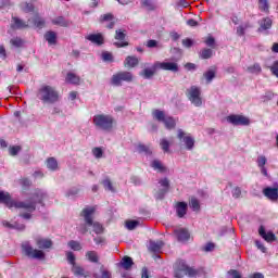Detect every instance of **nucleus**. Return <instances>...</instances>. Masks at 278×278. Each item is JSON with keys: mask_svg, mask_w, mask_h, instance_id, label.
Returning a JSON list of instances; mask_svg holds the SVG:
<instances>
[{"mask_svg": "<svg viewBox=\"0 0 278 278\" xmlns=\"http://www.w3.org/2000/svg\"><path fill=\"white\" fill-rule=\"evenodd\" d=\"M35 243L38 249H34V247H31V244H29L27 241L22 243V251L24 255L30 260H39L41 262L47 260V254L45 251L53 249V240L49 238L37 237L35 239Z\"/></svg>", "mask_w": 278, "mask_h": 278, "instance_id": "1", "label": "nucleus"}, {"mask_svg": "<svg viewBox=\"0 0 278 278\" xmlns=\"http://www.w3.org/2000/svg\"><path fill=\"white\" fill-rule=\"evenodd\" d=\"M0 203H3L9 210L15 207V210H25L26 213H21V218L29 220L33 212H36V202L25 203L23 201L12 200V195L9 192L0 191Z\"/></svg>", "mask_w": 278, "mask_h": 278, "instance_id": "2", "label": "nucleus"}, {"mask_svg": "<svg viewBox=\"0 0 278 278\" xmlns=\"http://www.w3.org/2000/svg\"><path fill=\"white\" fill-rule=\"evenodd\" d=\"M97 212L94 206H87L80 212V216L84 218L85 224L78 226L79 233H88V227H92L97 235H101L104 231L103 225L92 219V214Z\"/></svg>", "mask_w": 278, "mask_h": 278, "instance_id": "3", "label": "nucleus"}, {"mask_svg": "<svg viewBox=\"0 0 278 278\" xmlns=\"http://www.w3.org/2000/svg\"><path fill=\"white\" fill-rule=\"evenodd\" d=\"M37 98L42 103H58L60 101V91L51 85H41L37 90Z\"/></svg>", "mask_w": 278, "mask_h": 278, "instance_id": "4", "label": "nucleus"}, {"mask_svg": "<svg viewBox=\"0 0 278 278\" xmlns=\"http://www.w3.org/2000/svg\"><path fill=\"white\" fill-rule=\"evenodd\" d=\"M92 123L97 129L102 131H112L116 127V119L110 114H96Z\"/></svg>", "mask_w": 278, "mask_h": 278, "instance_id": "5", "label": "nucleus"}, {"mask_svg": "<svg viewBox=\"0 0 278 278\" xmlns=\"http://www.w3.org/2000/svg\"><path fill=\"white\" fill-rule=\"evenodd\" d=\"M153 118L157 121L159 123H164L166 129H175L177 127V122L173 116H166V113L164 111L154 110L152 112Z\"/></svg>", "mask_w": 278, "mask_h": 278, "instance_id": "6", "label": "nucleus"}, {"mask_svg": "<svg viewBox=\"0 0 278 278\" xmlns=\"http://www.w3.org/2000/svg\"><path fill=\"white\" fill-rule=\"evenodd\" d=\"M186 97L195 108H201L203 105V98H201V88L197 86H191L186 91Z\"/></svg>", "mask_w": 278, "mask_h": 278, "instance_id": "7", "label": "nucleus"}, {"mask_svg": "<svg viewBox=\"0 0 278 278\" xmlns=\"http://www.w3.org/2000/svg\"><path fill=\"white\" fill-rule=\"evenodd\" d=\"M123 81H126V84H131V81H134V74L127 71H119L111 78L112 86H123Z\"/></svg>", "mask_w": 278, "mask_h": 278, "instance_id": "8", "label": "nucleus"}, {"mask_svg": "<svg viewBox=\"0 0 278 278\" xmlns=\"http://www.w3.org/2000/svg\"><path fill=\"white\" fill-rule=\"evenodd\" d=\"M227 121L230 123V125H235L236 127L240 125L243 127H248V125H251V119H249V117L244 115L232 114L227 116Z\"/></svg>", "mask_w": 278, "mask_h": 278, "instance_id": "9", "label": "nucleus"}, {"mask_svg": "<svg viewBox=\"0 0 278 278\" xmlns=\"http://www.w3.org/2000/svg\"><path fill=\"white\" fill-rule=\"evenodd\" d=\"M177 138L180 142H184L187 151H192V149H194V139L192 136L187 135L182 129H178Z\"/></svg>", "mask_w": 278, "mask_h": 278, "instance_id": "10", "label": "nucleus"}, {"mask_svg": "<svg viewBox=\"0 0 278 278\" xmlns=\"http://www.w3.org/2000/svg\"><path fill=\"white\" fill-rule=\"evenodd\" d=\"M125 38H127V31L125 29H117L115 31V40L118 41L114 42V45L117 49L129 47V42L126 41Z\"/></svg>", "mask_w": 278, "mask_h": 278, "instance_id": "11", "label": "nucleus"}, {"mask_svg": "<svg viewBox=\"0 0 278 278\" xmlns=\"http://www.w3.org/2000/svg\"><path fill=\"white\" fill-rule=\"evenodd\" d=\"M155 68L161 71H170L172 73H179V65L175 62H155Z\"/></svg>", "mask_w": 278, "mask_h": 278, "instance_id": "12", "label": "nucleus"}, {"mask_svg": "<svg viewBox=\"0 0 278 278\" xmlns=\"http://www.w3.org/2000/svg\"><path fill=\"white\" fill-rule=\"evenodd\" d=\"M174 236L178 242H188L190 240V231L187 228L174 229Z\"/></svg>", "mask_w": 278, "mask_h": 278, "instance_id": "13", "label": "nucleus"}, {"mask_svg": "<svg viewBox=\"0 0 278 278\" xmlns=\"http://www.w3.org/2000/svg\"><path fill=\"white\" fill-rule=\"evenodd\" d=\"M271 28H273V18L267 16L258 21V28H257L258 34L268 31V29H271Z\"/></svg>", "mask_w": 278, "mask_h": 278, "instance_id": "14", "label": "nucleus"}, {"mask_svg": "<svg viewBox=\"0 0 278 278\" xmlns=\"http://www.w3.org/2000/svg\"><path fill=\"white\" fill-rule=\"evenodd\" d=\"M34 199H29L27 202L25 203H35V205L37 203H39L40 205H42V202L45 201V199H47V193H45L42 190L40 189H36L33 193Z\"/></svg>", "mask_w": 278, "mask_h": 278, "instance_id": "15", "label": "nucleus"}, {"mask_svg": "<svg viewBox=\"0 0 278 278\" xmlns=\"http://www.w3.org/2000/svg\"><path fill=\"white\" fill-rule=\"evenodd\" d=\"M163 248H164V241L162 240L149 241L148 250L150 251V253H162Z\"/></svg>", "mask_w": 278, "mask_h": 278, "instance_id": "16", "label": "nucleus"}, {"mask_svg": "<svg viewBox=\"0 0 278 278\" xmlns=\"http://www.w3.org/2000/svg\"><path fill=\"white\" fill-rule=\"evenodd\" d=\"M134 258H131V256H124L118 263V268L129 271L134 268Z\"/></svg>", "mask_w": 278, "mask_h": 278, "instance_id": "17", "label": "nucleus"}, {"mask_svg": "<svg viewBox=\"0 0 278 278\" xmlns=\"http://www.w3.org/2000/svg\"><path fill=\"white\" fill-rule=\"evenodd\" d=\"M138 64H140V60L137 56L128 55L124 61V68H128V71H131V68H136Z\"/></svg>", "mask_w": 278, "mask_h": 278, "instance_id": "18", "label": "nucleus"}, {"mask_svg": "<svg viewBox=\"0 0 278 278\" xmlns=\"http://www.w3.org/2000/svg\"><path fill=\"white\" fill-rule=\"evenodd\" d=\"M100 23H109L106 25L108 29H114V25H116V22H114V14L112 13H105L100 16Z\"/></svg>", "mask_w": 278, "mask_h": 278, "instance_id": "19", "label": "nucleus"}, {"mask_svg": "<svg viewBox=\"0 0 278 278\" xmlns=\"http://www.w3.org/2000/svg\"><path fill=\"white\" fill-rule=\"evenodd\" d=\"M186 275V262L180 261L176 263L174 277L182 278Z\"/></svg>", "mask_w": 278, "mask_h": 278, "instance_id": "20", "label": "nucleus"}, {"mask_svg": "<svg viewBox=\"0 0 278 278\" xmlns=\"http://www.w3.org/2000/svg\"><path fill=\"white\" fill-rule=\"evenodd\" d=\"M264 197L268 199L269 201H278V192L277 189L267 187L263 190Z\"/></svg>", "mask_w": 278, "mask_h": 278, "instance_id": "21", "label": "nucleus"}, {"mask_svg": "<svg viewBox=\"0 0 278 278\" xmlns=\"http://www.w3.org/2000/svg\"><path fill=\"white\" fill-rule=\"evenodd\" d=\"M27 27H29V24L23 22V20L16 16L12 17L11 29H27Z\"/></svg>", "mask_w": 278, "mask_h": 278, "instance_id": "22", "label": "nucleus"}, {"mask_svg": "<svg viewBox=\"0 0 278 278\" xmlns=\"http://www.w3.org/2000/svg\"><path fill=\"white\" fill-rule=\"evenodd\" d=\"M176 214H177L178 218H184V216H186V214H188V203L177 202Z\"/></svg>", "mask_w": 278, "mask_h": 278, "instance_id": "23", "label": "nucleus"}, {"mask_svg": "<svg viewBox=\"0 0 278 278\" xmlns=\"http://www.w3.org/2000/svg\"><path fill=\"white\" fill-rule=\"evenodd\" d=\"M260 236L264 238L266 242H275L277 240V237L273 232H266V229H264V226H261L258 229Z\"/></svg>", "mask_w": 278, "mask_h": 278, "instance_id": "24", "label": "nucleus"}, {"mask_svg": "<svg viewBox=\"0 0 278 278\" xmlns=\"http://www.w3.org/2000/svg\"><path fill=\"white\" fill-rule=\"evenodd\" d=\"M80 81H81V78L73 72L67 73L65 77V83L72 84L73 86H79Z\"/></svg>", "mask_w": 278, "mask_h": 278, "instance_id": "25", "label": "nucleus"}, {"mask_svg": "<svg viewBox=\"0 0 278 278\" xmlns=\"http://www.w3.org/2000/svg\"><path fill=\"white\" fill-rule=\"evenodd\" d=\"M93 278H112V273L101 265L99 270L93 273Z\"/></svg>", "mask_w": 278, "mask_h": 278, "instance_id": "26", "label": "nucleus"}, {"mask_svg": "<svg viewBox=\"0 0 278 278\" xmlns=\"http://www.w3.org/2000/svg\"><path fill=\"white\" fill-rule=\"evenodd\" d=\"M216 78V67H211L203 74V79H205L206 84H212V81Z\"/></svg>", "mask_w": 278, "mask_h": 278, "instance_id": "27", "label": "nucleus"}, {"mask_svg": "<svg viewBox=\"0 0 278 278\" xmlns=\"http://www.w3.org/2000/svg\"><path fill=\"white\" fill-rule=\"evenodd\" d=\"M87 40H89L90 42H93V45H98L101 46L103 45V35H101V33L98 34H91L87 37Z\"/></svg>", "mask_w": 278, "mask_h": 278, "instance_id": "28", "label": "nucleus"}, {"mask_svg": "<svg viewBox=\"0 0 278 278\" xmlns=\"http://www.w3.org/2000/svg\"><path fill=\"white\" fill-rule=\"evenodd\" d=\"M72 273H74L75 277H79V278L88 277V273H86V269H84V267L79 265H74L72 267Z\"/></svg>", "mask_w": 278, "mask_h": 278, "instance_id": "29", "label": "nucleus"}, {"mask_svg": "<svg viewBox=\"0 0 278 278\" xmlns=\"http://www.w3.org/2000/svg\"><path fill=\"white\" fill-rule=\"evenodd\" d=\"M151 167L153 170H156V173H166V166H164L160 160H153L151 162Z\"/></svg>", "mask_w": 278, "mask_h": 278, "instance_id": "30", "label": "nucleus"}, {"mask_svg": "<svg viewBox=\"0 0 278 278\" xmlns=\"http://www.w3.org/2000/svg\"><path fill=\"white\" fill-rule=\"evenodd\" d=\"M157 70H159V67H155V63H154L151 68L143 70L142 77H144V79H152L153 75H155V73H157Z\"/></svg>", "mask_w": 278, "mask_h": 278, "instance_id": "31", "label": "nucleus"}, {"mask_svg": "<svg viewBox=\"0 0 278 278\" xmlns=\"http://www.w3.org/2000/svg\"><path fill=\"white\" fill-rule=\"evenodd\" d=\"M45 38H46L47 42L50 45H56V42H58V34H55V31H53V30L47 31L45 34Z\"/></svg>", "mask_w": 278, "mask_h": 278, "instance_id": "32", "label": "nucleus"}, {"mask_svg": "<svg viewBox=\"0 0 278 278\" xmlns=\"http://www.w3.org/2000/svg\"><path fill=\"white\" fill-rule=\"evenodd\" d=\"M258 10L265 14H270V3L268 0H258Z\"/></svg>", "mask_w": 278, "mask_h": 278, "instance_id": "33", "label": "nucleus"}, {"mask_svg": "<svg viewBox=\"0 0 278 278\" xmlns=\"http://www.w3.org/2000/svg\"><path fill=\"white\" fill-rule=\"evenodd\" d=\"M86 257L92 264H99V254L97 253V251H87Z\"/></svg>", "mask_w": 278, "mask_h": 278, "instance_id": "34", "label": "nucleus"}, {"mask_svg": "<svg viewBox=\"0 0 278 278\" xmlns=\"http://www.w3.org/2000/svg\"><path fill=\"white\" fill-rule=\"evenodd\" d=\"M52 25H58L59 27H68V21L64 16H58L52 20Z\"/></svg>", "mask_w": 278, "mask_h": 278, "instance_id": "35", "label": "nucleus"}, {"mask_svg": "<svg viewBox=\"0 0 278 278\" xmlns=\"http://www.w3.org/2000/svg\"><path fill=\"white\" fill-rule=\"evenodd\" d=\"M251 27H253V26L249 22H247L244 25L238 26L237 27V36L242 38V36H244V34H247V29H251Z\"/></svg>", "mask_w": 278, "mask_h": 278, "instance_id": "36", "label": "nucleus"}, {"mask_svg": "<svg viewBox=\"0 0 278 278\" xmlns=\"http://www.w3.org/2000/svg\"><path fill=\"white\" fill-rule=\"evenodd\" d=\"M189 207H191L193 212H199L201 210V203L199 202V199L192 197L189 201Z\"/></svg>", "mask_w": 278, "mask_h": 278, "instance_id": "37", "label": "nucleus"}, {"mask_svg": "<svg viewBox=\"0 0 278 278\" xmlns=\"http://www.w3.org/2000/svg\"><path fill=\"white\" fill-rule=\"evenodd\" d=\"M141 5L144 8V10H147V12L155 11V2H153V0H143Z\"/></svg>", "mask_w": 278, "mask_h": 278, "instance_id": "38", "label": "nucleus"}, {"mask_svg": "<svg viewBox=\"0 0 278 278\" xmlns=\"http://www.w3.org/2000/svg\"><path fill=\"white\" fill-rule=\"evenodd\" d=\"M46 164L49 170H58V160L55 157H48Z\"/></svg>", "mask_w": 278, "mask_h": 278, "instance_id": "39", "label": "nucleus"}, {"mask_svg": "<svg viewBox=\"0 0 278 278\" xmlns=\"http://www.w3.org/2000/svg\"><path fill=\"white\" fill-rule=\"evenodd\" d=\"M248 73L252 75H260L262 73V65L260 63H255L247 68Z\"/></svg>", "mask_w": 278, "mask_h": 278, "instance_id": "40", "label": "nucleus"}, {"mask_svg": "<svg viewBox=\"0 0 278 278\" xmlns=\"http://www.w3.org/2000/svg\"><path fill=\"white\" fill-rule=\"evenodd\" d=\"M33 23H34L35 27H37L38 29H42V27H45V25H47V22L45 21V18H42L38 15L33 18Z\"/></svg>", "mask_w": 278, "mask_h": 278, "instance_id": "41", "label": "nucleus"}, {"mask_svg": "<svg viewBox=\"0 0 278 278\" xmlns=\"http://www.w3.org/2000/svg\"><path fill=\"white\" fill-rule=\"evenodd\" d=\"M212 55H214V51H212V49H210V48H204L200 52V58L202 60H210V58H212Z\"/></svg>", "mask_w": 278, "mask_h": 278, "instance_id": "42", "label": "nucleus"}, {"mask_svg": "<svg viewBox=\"0 0 278 278\" xmlns=\"http://www.w3.org/2000/svg\"><path fill=\"white\" fill-rule=\"evenodd\" d=\"M67 247H70L72 251H81V243H79V241L76 240L68 241Z\"/></svg>", "mask_w": 278, "mask_h": 278, "instance_id": "43", "label": "nucleus"}, {"mask_svg": "<svg viewBox=\"0 0 278 278\" xmlns=\"http://www.w3.org/2000/svg\"><path fill=\"white\" fill-rule=\"evenodd\" d=\"M160 147L164 153H168V151H170V142H168L167 139H161Z\"/></svg>", "mask_w": 278, "mask_h": 278, "instance_id": "44", "label": "nucleus"}, {"mask_svg": "<svg viewBox=\"0 0 278 278\" xmlns=\"http://www.w3.org/2000/svg\"><path fill=\"white\" fill-rule=\"evenodd\" d=\"M102 186L105 188V190H110V192H115L114 186L112 185V180L110 178H105L102 180Z\"/></svg>", "mask_w": 278, "mask_h": 278, "instance_id": "45", "label": "nucleus"}, {"mask_svg": "<svg viewBox=\"0 0 278 278\" xmlns=\"http://www.w3.org/2000/svg\"><path fill=\"white\" fill-rule=\"evenodd\" d=\"M139 225V222L138 220H127L126 222V228L129 230V231H134V229H136V227H138Z\"/></svg>", "mask_w": 278, "mask_h": 278, "instance_id": "46", "label": "nucleus"}, {"mask_svg": "<svg viewBox=\"0 0 278 278\" xmlns=\"http://www.w3.org/2000/svg\"><path fill=\"white\" fill-rule=\"evenodd\" d=\"M268 160L264 155H260L256 160L258 168L265 167Z\"/></svg>", "mask_w": 278, "mask_h": 278, "instance_id": "47", "label": "nucleus"}, {"mask_svg": "<svg viewBox=\"0 0 278 278\" xmlns=\"http://www.w3.org/2000/svg\"><path fill=\"white\" fill-rule=\"evenodd\" d=\"M186 275H188V277H197L199 275V270L188 267V265H186Z\"/></svg>", "mask_w": 278, "mask_h": 278, "instance_id": "48", "label": "nucleus"}, {"mask_svg": "<svg viewBox=\"0 0 278 278\" xmlns=\"http://www.w3.org/2000/svg\"><path fill=\"white\" fill-rule=\"evenodd\" d=\"M102 60L103 62H114V56L110 52H103Z\"/></svg>", "mask_w": 278, "mask_h": 278, "instance_id": "49", "label": "nucleus"}, {"mask_svg": "<svg viewBox=\"0 0 278 278\" xmlns=\"http://www.w3.org/2000/svg\"><path fill=\"white\" fill-rule=\"evenodd\" d=\"M10 42L13 47H23V39L18 37L11 39Z\"/></svg>", "mask_w": 278, "mask_h": 278, "instance_id": "50", "label": "nucleus"}, {"mask_svg": "<svg viewBox=\"0 0 278 278\" xmlns=\"http://www.w3.org/2000/svg\"><path fill=\"white\" fill-rule=\"evenodd\" d=\"M141 153H144L146 155H151L153 151L151 150V147L141 144L140 146Z\"/></svg>", "mask_w": 278, "mask_h": 278, "instance_id": "51", "label": "nucleus"}, {"mask_svg": "<svg viewBox=\"0 0 278 278\" xmlns=\"http://www.w3.org/2000/svg\"><path fill=\"white\" fill-rule=\"evenodd\" d=\"M159 184L164 188V190L168 191V188H170V181H168V178L161 179Z\"/></svg>", "mask_w": 278, "mask_h": 278, "instance_id": "52", "label": "nucleus"}, {"mask_svg": "<svg viewBox=\"0 0 278 278\" xmlns=\"http://www.w3.org/2000/svg\"><path fill=\"white\" fill-rule=\"evenodd\" d=\"M92 153L98 160L103 157V150L101 148H93Z\"/></svg>", "mask_w": 278, "mask_h": 278, "instance_id": "53", "label": "nucleus"}, {"mask_svg": "<svg viewBox=\"0 0 278 278\" xmlns=\"http://www.w3.org/2000/svg\"><path fill=\"white\" fill-rule=\"evenodd\" d=\"M21 185L24 188V190H27V188L31 187V180H29L28 178H23L21 179Z\"/></svg>", "mask_w": 278, "mask_h": 278, "instance_id": "54", "label": "nucleus"}, {"mask_svg": "<svg viewBox=\"0 0 278 278\" xmlns=\"http://www.w3.org/2000/svg\"><path fill=\"white\" fill-rule=\"evenodd\" d=\"M21 151V147L20 146H13L9 149V153L10 155H18V152Z\"/></svg>", "mask_w": 278, "mask_h": 278, "instance_id": "55", "label": "nucleus"}, {"mask_svg": "<svg viewBox=\"0 0 278 278\" xmlns=\"http://www.w3.org/2000/svg\"><path fill=\"white\" fill-rule=\"evenodd\" d=\"M166 192H168V189H161V190L156 191L155 198L162 201V199H164Z\"/></svg>", "mask_w": 278, "mask_h": 278, "instance_id": "56", "label": "nucleus"}, {"mask_svg": "<svg viewBox=\"0 0 278 278\" xmlns=\"http://www.w3.org/2000/svg\"><path fill=\"white\" fill-rule=\"evenodd\" d=\"M66 257H67V262L70 264H72V266H76L75 265V254L73 252H67Z\"/></svg>", "mask_w": 278, "mask_h": 278, "instance_id": "57", "label": "nucleus"}, {"mask_svg": "<svg viewBox=\"0 0 278 278\" xmlns=\"http://www.w3.org/2000/svg\"><path fill=\"white\" fill-rule=\"evenodd\" d=\"M270 72L275 77L278 78V61H275L274 64L270 66Z\"/></svg>", "mask_w": 278, "mask_h": 278, "instance_id": "58", "label": "nucleus"}, {"mask_svg": "<svg viewBox=\"0 0 278 278\" xmlns=\"http://www.w3.org/2000/svg\"><path fill=\"white\" fill-rule=\"evenodd\" d=\"M241 195H242V190L240 189V187H236L232 191L233 199H240Z\"/></svg>", "mask_w": 278, "mask_h": 278, "instance_id": "59", "label": "nucleus"}, {"mask_svg": "<svg viewBox=\"0 0 278 278\" xmlns=\"http://www.w3.org/2000/svg\"><path fill=\"white\" fill-rule=\"evenodd\" d=\"M206 47H214V45H216V39H214V37L210 36L206 38V40L204 41Z\"/></svg>", "mask_w": 278, "mask_h": 278, "instance_id": "60", "label": "nucleus"}, {"mask_svg": "<svg viewBox=\"0 0 278 278\" xmlns=\"http://www.w3.org/2000/svg\"><path fill=\"white\" fill-rule=\"evenodd\" d=\"M228 275H231L232 278H242V274L236 269H230L228 271Z\"/></svg>", "mask_w": 278, "mask_h": 278, "instance_id": "61", "label": "nucleus"}, {"mask_svg": "<svg viewBox=\"0 0 278 278\" xmlns=\"http://www.w3.org/2000/svg\"><path fill=\"white\" fill-rule=\"evenodd\" d=\"M182 45L187 49H190V47H192V45H194V41H192V39H190V38H186V39H182Z\"/></svg>", "mask_w": 278, "mask_h": 278, "instance_id": "62", "label": "nucleus"}, {"mask_svg": "<svg viewBox=\"0 0 278 278\" xmlns=\"http://www.w3.org/2000/svg\"><path fill=\"white\" fill-rule=\"evenodd\" d=\"M141 278H151V274H149V268L142 267V269H141Z\"/></svg>", "mask_w": 278, "mask_h": 278, "instance_id": "63", "label": "nucleus"}, {"mask_svg": "<svg viewBox=\"0 0 278 278\" xmlns=\"http://www.w3.org/2000/svg\"><path fill=\"white\" fill-rule=\"evenodd\" d=\"M187 25H188L189 27H199V22H197V20H194V18H189V20L187 21Z\"/></svg>", "mask_w": 278, "mask_h": 278, "instance_id": "64", "label": "nucleus"}]
</instances>
